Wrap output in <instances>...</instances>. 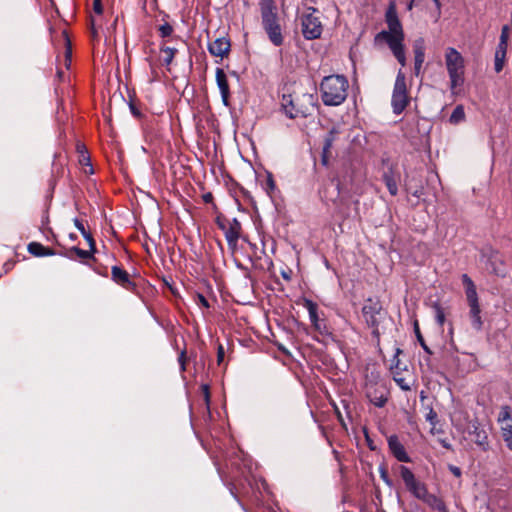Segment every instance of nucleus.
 I'll return each mask as SVG.
<instances>
[{
    "mask_svg": "<svg viewBox=\"0 0 512 512\" xmlns=\"http://www.w3.org/2000/svg\"><path fill=\"white\" fill-rule=\"evenodd\" d=\"M385 22L388 30H382L375 36V42L385 41L398 63L405 67L407 64L405 53V33L398 17L395 0H391L385 12Z\"/></svg>",
    "mask_w": 512,
    "mask_h": 512,
    "instance_id": "f257e3e1",
    "label": "nucleus"
},
{
    "mask_svg": "<svg viewBox=\"0 0 512 512\" xmlns=\"http://www.w3.org/2000/svg\"><path fill=\"white\" fill-rule=\"evenodd\" d=\"M261 26L269 41L276 47L284 43L285 21L279 15L275 0H259Z\"/></svg>",
    "mask_w": 512,
    "mask_h": 512,
    "instance_id": "f03ea898",
    "label": "nucleus"
},
{
    "mask_svg": "<svg viewBox=\"0 0 512 512\" xmlns=\"http://www.w3.org/2000/svg\"><path fill=\"white\" fill-rule=\"evenodd\" d=\"M349 82L345 75L325 76L320 83V96L325 106H339L348 96Z\"/></svg>",
    "mask_w": 512,
    "mask_h": 512,
    "instance_id": "7ed1b4c3",
    "label": "nucleus"
},
{
    "mask_svg": "<svg viewBox=\"0 0 512 512\" xmlns=\"http://www.w3.org/2000/svg\"><path fill=\"white\" fill-rule=\"evenodd\" d=\"M445 65L450 80V89L453 93L465 81V60L462 54L454 47L445 50Z\"/></svg>",
    "mask_w": 512,
    "mask_h": 512,
    "instance_id": "20e7f679",
    "label": "nucleus"
},
{
    "mask_svg": "<svg viewBox=\"0 0 512 512\" xmlns=\"http://www.w3.org/2000/svg\"><path fill=\"white\" fill-rule=\"evenodd\" d=\"M461 280L465 286V294L469 306V317L471 320V325L476 331H481L483 327V321L481 317V308L476 286L468 274H462Z\"/></svg>",
    "mask_w": 512,
    "mask_h": 512,
    "instance_id": "39448f33",
    "label": "nucleus"
},
{
    "mask_svg": "<svg viewBox=\"0 0 512 512\" xmlns=\"http://www.w3.org/2000/svg\"><path fill=\"white\" fill-rule=\"evenodd\" d=\"M382 305L378 299L368 298L362 307V314L366 325L371 329V334L376 344H380L379 325L382 316Z\"/></svg>",
    "mask_w": 512,
    "mask_h": 512,
    "instance_id": "423d86ee",
    "label": "nucleus"
},
{
    "mask_svg": "<svg viewBox=\"0 0 512 512\" xmlns=\"http://www.w3.org/2000/svg\"><path fill=\"white\" fill-rule=\"evenodd\" d=\"M465 439L473 442L481 451L487 452L490 449L489 427L480 422L478 418L471 419L464 429Z\"/></svg>",
    "mask_w": 512,
    "mask_h": 512,
    "instance_id": "0eeeda50",
    "label": "nucleus"
},
{
    "mask_svg": "<svg viewBox=\"0 0 512 512\" xmlns=\"http://www.w3.org/2000/svg\"><path fill=\"white\" fill-rule=\"evenodd\" d=\"M409 104V97L406 85L405 74L400 69L396 75L392 97L391 106L395 115H400Z\"/></svg>",
    "mask_w": 512,
    "mask_h": 512,
    "instance_id": "6e6552de",
    "label": "nucleus"
},
{
    "mask_svg": "<svg viewBox=\"0 0 512 512\" xmlns=\"http://www.w3.org/2000/svg\"><path fill=\"white\" fill-rule=\"evenodd\" d=\"M307 13L301 17V31L306 40H315L321 37L323 26L319 16L316 15L317 9L309 7Z\"/></svg>",
    "mask_w": 512,
    "mask_h": 512,
    "instance_id": "1a4fd4ad",
    "label": "nucleus"
},
{
    "mask_svg": "<svg viewBox=\"0 0 512 512\" xmlns=\"http://www.w3.org/2000/svg\"><path fill=\"white\" fill-rule=\"evenodd\" d=\"M215 222L218 228L224 232L229 248L235 249L242 230L240 221L237 218L229 220L221 216H217Z\"/></svg>",
    "mask_w": 512,
    "mask_h": 512,
    "instance_id": "9d476101",
    "label": "nucleus"
},
{
    "mask_svg": "<svg viewBox=\"0 0 512 512\" xmlns=\"http://www.w3.org/2000/svg\"><path fill=\"white\" fill-rule=\"evenodd\" d=\"M365 395L375 407L382 408L388 401L389 391L383 381L369 380L365 384Z\"/></svg>",
    "mask_w": 512,
    "mask_h": 512,
    "instance_id": "9b49d317",
    "label": "nucleus"
},
{
    "mask_svg": "<svg viewBox=\"0 0 512 512\" xmlns=\"http://www.w3.org/2000/svg\"><path fill=\"white\" fill-rule=\"evenodd\" d=\"M399 471L406 489L415 498L422 500L428 492L426 485L415 477L414 473L409 467L401 465L399 467Z\"/></svg>",
    "mask_w": 512,
    "mask_h": 512,
    "instance_id": "f8f14e48",
    "label": "nucleus"
},
{
    "mask_svg": "<svg viewBox=\"0 0 512 512\" xmlns=\"http://www.w3.org/2000/svg\"><path fill=\"white\" fill-rule=\"evenodd\" d=\"M303 306L307 309L313 328L322 336H331L332 331L325 319L319 318L318 305L311 299L304 298Z\"/></svg>",
    "mask_w": 512,
    "mask_h": 512,
    "instance_id": "ddd939ff",
    "label": "nucleus"
},
{
    "mask_svg": "<svg viewBox=\"0 0 512 512\" xmlns=\"http://www.w3.org/2000/svg\"><path fill=\"white\" fill-rule=\"evenodd\" d=\"M498 422L501 424L500 431L506 447L512 451V411L510 406H501L498 414Z\"/></svg>",
    "mask_w": 512,
    "mask_h": 512,
    "instance_id": "4468645a",
    "label": "nucleus"
},
{
    "mask_svg": "<svg viewBox=\"0 0 512 512\" xmlns=\"http://www.w3.org/2000/svg\"><path fill=\"white\" fill-rule=\"evenodd\" d=\"M281 111L289 119H296L298 117H306L307 112L302 108L298 107L291 94H283L280 102Z\"/></svg>",
    "mask_w": 512,
    "mask_h": 512,
    "instance_id": "2eb2a0df",
    "label": "nucleus"
},
{
    "mask_svg": "<svg viewBox=\"0 0 512 512\" xmlns=\"http://www.w3.org/2000/svg\"><path fill=\"white\" fill-rule=\"evenodd\" d=\"M111 279L117 285L130 292H135L137 289L136 284L130 279L129 273L117 265H114L111 268Z\"/></svg>",
    "mask_w": 512,
    "mask_h": 512,
    "instance_id": "dca6fc26",
    "label": "nucleus"
},
{
    "mask_svg": "<svg viewBox=\"0 0 512 512\" xmlns=\"http://www.w3.org/2000/svg\"><path fill=\"white\" fill-rule=\"evenodd\" d=\"M387 444L389 451L399 462H411V458L409 457L404 445L401 443L399 437L396 434L390 435L387 438Z\"/></svg>",
    "mask_w": 512,
    "mask_h": 512,
    "instance_id": "f3484780",
    "label": "nucleus"
},
{
    "mask_svg": "<svg viewBox=\"0 0 512 512\" xmlns=\"http://www.w3.org/2000/svg\"><path fill=\"white\" fill-rule=\"evenodd\" d=\"M230 47V40L226 37H220L209 43L208 51L213 56L223 58L229 53Z\"/></svg>",
    "mask_w": 512,
    "mask_h": 512,
    "instance_id": "a211bd4d",
    "label": "nucleus"
},
{
    "mask_svg": "<svg viewBox=\"0 0 512 512\" xmlns=\"http://www.w3.org/2000/svg\"><path fill=\"white\" fill-rule=\"evenodd\" d=\"M216 83L220 90L222 102L225 106L229 105L230 89L227 76L222 68L216 69Z\"/></svg>",
    "mask_w": 512,
    "mask_h": 512,
    "instance_id": "6ab92c4d",
    "label": "nucleus"
},
{
    "mask_svg": "<svg viewBox=\"0 0 512 512\" xmlns=\"http://www.w3.org/2000/svg\"><path fill=\"white\" fill-rule=\"evenodd\" d=\"M59 255L70 260H75L76 258H79L82 262H85L88 259L95 260L93 252H91L90 250L80 249L77 246H73L69 249H66L63 252H59Z\"/></svg>",
    "mask_w": 512,
    "mask_h": 512,
    "instance_id": "aec40b11",
    "label": "nucleus"
},
{
    "mask_svg": "<svg viewBox=\"0 0 512 512\" xmlns=\"http://www.w3.org/2000/svg\"><path fill=\"white\" fill-rule=\"evenodd\" d=\"M337 135H338V130L336 128H332L325 136L323 150H322V156H321V162L324 166H326L328 164L329 152L333 146L334 141L336 140Z\"/></svg>",
    "mask_w": 512,
    "mask_h": 512,
    "instance_id": "412c9836",
    "label": "nucleus"
},
{
    "mask_svg": "<svg viewBox=\"0 0 512 512\" xmlns=\"http://www.w3.org/2000/svg\"><path fill=\"white\" fill-rule=\"evenodd\" d=\"M421 501H423L433 510H437L439 512H448L444 501L437 495L429 493V491Z\"/></svg>",
    "mask_w": 512,
    "mask_h": 512,
    "instance_id": "4be33fe9",
    "label": "nucleus"
},
{
    "mask_svg": "<svg viewBox=\"0 0 512 512\" xmlns=\"http://www.w3.org/2000/svg\"><path fill=\"white\" fill-rule=\"evenodd\" d=\"M383 181L392 196H396L398 193L397 178L392 168H389L383 173Z\"/></svg>",
    "mask_w": 512,
    "mask_h": 512,
    "instance_id": "5701e85b",
    "label": "nucleus"
},
{
    "mask_svg": "<svg viewBox=\"0 0 512 512\" xmlns=\"http://www.w3.org/2000/svg\"><path fill=\"white\" fill-rule=\"evenodd\" d=\"M425 40L423 37H419L413 42V53L414 58L425 59Z\"/></svg>",
    "mask_w": 512,
    "mask_h": 512,
    "instance_id": "b1692460",
    "label": "nucleus"
},
{
    "mask_svg": "<svg viewBox=\"0 0 512 512\" xmlns=\"http://www.w3.org/2000/svg\"><path fill=\"white\" fill-rule=\"evenodd\" d=\"M465 119V111L462 105H457L452 111L449 121L452 124H458Z\"/></svg>",
    "mask_w": 512,
    "mask_h": 512,
    "instance_id": "393cba45",
    "label": "nucleus"
},
{
    "mask_svg": "<svg viewBox=\"0 0 512 512\" xmlns=\"http://www.w3.org/2000/svg\"><path fill=\"white\" fill-rule=\"evenodd\" d=\"M160 51L165 54L163 64L166 66H169L172 63L176 53L178 52L176 48L168 46H161Z\"/></svg>",
    "mask_w": 512,
    "mask_h": 512,
    "instance_id": "a878e982",
    "label": "nucleus"
},
{
    "mask_svg": "<svg viewBox=\"0 0 512 512\" xmlns=\"http://www.w3.org/2000/svg\"><path fill=\"white\" fill-rule=\"evenodd\" d=\"M414 333H415L418 343L420 344V346L422 347L424 352L428 355H432L433 354L432 350L427 346V344L421 334L418 321L414 322Z\"/></svg>",
    "mask_w": 512,
    "mask_h": 512,
    "instance_id": "bb28decb",
    "label": "nucleus"
},
{
    "mask_svg": "<svg viewBox=\"0 0 512 512\" xmlns=\"http://www.w3.org/2000/svg\"><path fill=\"white\" fill-rule=\"evenodd\" d=\"M432 308L435 312V321L440 326L443 327L445 323V312L439 302H434Z\"/></svg>",
    "mask_w": 512,
    "mask_h": 512,
    "instance_id": "cd10ccee",
    "label": "nucleus"
},
{
    "mask_svg": "<svg viewBox=\"0 0 512 512\" xmlns=\"http://www.w3.org/2000/svg\"><path fill=\"white\" fill-rule=\"evenodd\" d=\"M426 410H427V413L425 414V419L432 426L431 433H434V429H435L436 425L438 424V415H437L436 411L431 406H427Z\"/></svg>",
    "mask_w": 512,
    "mask_h": 512,
    "instance_id": "c85d7f7f",
    "label": "nucleus"
},
{
    "mask_svg": "<svg viewBox=\"0 0 512 512\" xmlns=\"http://www.w3.org/2000/svg\"><path fill=\"white\" fill-rule=\"evenodd\" d=\"M45 246L39 242H31L28 244V252L36 257H43Z\"/></svg>",
    "mask_w": 512,
    "mask_h": 512,
    "instance_id": "c756f323",
    "label": "nucleus"
},
{
    "mask_svg": "<svg viewBox=\"0 0 512 512\" xmlns=\"http://www.w3.org/2000/svg\"><path fill=\"white\" fill-rule=\"evenodd\" d=\"M505 59H506V54L495 52L494 69H495L496 73H499L502 71V69L504 67Z\"/></svg>",
    "mask_w": 512,
    "mask_h": 512,
    "instance_id": "7c9ffc66",
    "label": "nucleus"
},
{
    "mask_svg": "<svg viewBox=\"0 0 512 512\" xmlns=\"http://www.w3.org/2000/svg\"><path fill=\"white\" fill-rule=\"evenodd\" d=\"M263 188L265 189V191L271 195L275 189H276V184H275V181L273 179V175L272 173L270 172H267V177H266V181L264 182L263 184Z\"/></svg>",
    "mask_w": 512,
    "mask_h": 512,
    "instance_id": "2f4dec72",
    "label": "nucleus"
},
{
    "mask_svg": "<svg viewBox=\"0 0 512 512\" xmlns=\"http://www.w3.org/2000/svg\"><path fill=\"white\" fill-rule=\"evenodd\" d=\"M158 31L162 38H166L172 35L174 29L172 25H170L168 22H165L159 26Z\"/></svg>",
    "mask_w": 512,
    "mask_h": 512,
    "instance_id": "473e14b6",
    "label": "nucleus"
},
{
    "mask_svg": "<svg viewBox=\"0 0 512 512\" xmlns=\"http://www.w3.org/2000/svg\"><path fill=\"white\" fill-rule=\"evenodd\" d=\"M378 470H379L380 478L383 480V482L387 486L392 487L393 486V482H392V480L389 477V474H388V471H387L386 467L384 465H380Z\"/></svg>",
    "mask_w": 512,
    "mask_h": 512,
    "instance_id": "72a5a7b5",
    "label": "nucleus"
},
{
    "mask_svg": "<svg viewBox=\"0 0 512 512\" xmlns=\"http://www.w3.org/2000/svg\"><path fill=\"white\" fill-rule=\"evenodd\" d=\"M82 236L88 242L89 250L95 254L96 253V243H95V240H94L92 234L89 231H86L85 233L82 234Z\"/></svg>",
    "mask_w": 512,
    "mask_h": 512,
    "instance_id": "f704fd0d",
    "label": "nucleus"
},
{
    "mask_svg": "<svg viewBox=\"0 0 512 512\" xmlns=\"http://www.w3.org/2000/svg\"><path fill=\"white\" fill-rule=\"evenodd\" d=\"M425 59L414 58V75L419 77L422 74V67Z\"/></svg>",
    "mask_w": 512,
    "mask_h": 512,
    "instance_id": "c9c22d12",
    "label": "nucleus"
},
{
    "mask_svg": "<svg viewBox=\"0 0 512 512\" xmlns=\"http://www.w3.org/2000/svg\"><path fill=\"white\" fill-rule=\"evenodd\" d=\"M395 382L397 385L403 390V391H409L411 389L410 384L408 381L403 377H394Z\"/></svg>",
    "mask_w": 512,
    "mask_h": 512,
    "instance_id": "e433bc0d",
    "label": "nucleus"
},
{
    "mask_svg": "<svg viewBox=\"0 0 512 512\" xmlns=\"http://www.w3.org/2000/svg\"><path fill=\"white\" fill-rule=\"evenodd\" d=\"M186 359V351L182 350L178 356V363L182 372L186 370Z\"/></svg>",
    "mask_w": 512,
    "mask_h": 512,
    "instance_id": "4c0bfd02",
    "label": "nucleus"
},
{
    "mask_svg": "<svg viewBox=\"0 0 512 512\" xmlns=\"http://www.w3.org/2000/svg\"><path fill=\"white\" fill-rule=\"evenodd\" d=\"M201 390H202V393H203V396H204L205 403H206L207 407H209V404H210V388H209V385L208 384H203L201 386Z\"/></svg>",
    "mask_w": 512,
    "mask_h": 512,
    "instance_id": "58836bf2",
    "label": "nucleus"
},
{
    "mask_svg": "<svg viewBox=\"0 0 512 512\" xmlns=\"http://www.w3.org/2000/svg\"><path fill=\"white\" fill-rule=\"evenodd\" d=\"M80 163L89 167V171H88L89 174L94 173V170H93V167H92V164L90 161V157L88 155H86L85 153H82V159H80Z\"/></svg>",
    "mask_w": 512,
    "mask_h": 512,
    "instance_id": "ea45409f",
    "label": "nucleus"
},
{
    "mask_svg": "<svg viewBox=\"0 0 512 512\" xmlns=\"http://www.w3.org/2000/svg\"><path fill=\"white\" fill-rule=\"evenodd\" d=\"M196 298H197V304L198 305H200V306H202L204 308H209L210 307L208 300L206 299V297L203 294L198 293L196 295Z\"/></svg>",
    "mask_w": 512,
    "mask_h": 512,
    "instance_id": "a19ab883",
    "label": "nucleus"
},
{
    "mask_svg": "<svg viewBox=\"0 0 512 512\" xmlns=\"http://www.w3.org/2000/svg\"><path fill=\"white\" fill-rule=\"evenodd\" d=\"M509 39V27L507 25H504L501 29V35L499 41L502 43L508 42Z\"/></svg>",
    "mask_w": 512,
    "mask_h": 512,
    "instance_id": "79ce46f5",
    "label": "nucleus"
},
{
    "mask_svg": "<svg viewBox=\"0 0 512 512\" xmlns=\"http://www.w3.org/2000/svg\"><path fill=\"white\" fill-rule=\"evenodd\" d=\"M93 11L101 15L103 13V6L101 0H93Z\"/></svg>",
    "mask_w": 512,
    "mask_h": 512,
    "instance_id": "37998d69",
    "label": "nucleus"
},
{
    "mask_svg": "<svg viewBox=\"0 0 512 512\" xmlns=\"http://www.w3.org/2000/svg\"><path fill=\"white\" fill-rule=\"evenodd\" d=\"M224 355H225L224 347L222 344H219L217 347V362L219 365L223 362Z\"/></svg>",
    "mask_w": 512,
    "mask_h": 512,
    "instance_id": "c03bdc74",
    "label": "nucleus"
},
{
    "mask_svg": "<svg viewBox=\"0 0 512 512\" xmlns=\"http://www.w3.org/2000/svg\"><path fill=\"white\" fill-rule=\"evenodd\" d=\"M73 223H74L75 227L80 231L81 234H83L87 231L83 225V222L80 219L74 218Z\"/></svg>",
    "mask_w": 512,
    "mask_h": 512,
    "instance_id": "a18cd8bd",
    "label": "nucleus"
},
{
    "mask_svg": "<svg viewBox=\"0 0 512 512\" xmlns=\"http://www.w3.org/2000/svg\"><path fill=\"white\" fill-rule=\"evenodd\" d=\"M507 47H508V42L502 43L501 41H499L495 52L506 54L507 53Z\"/></svg>",
    "mask_w": 512,
    "mask_h": 512,
    "instance_id": "49530a36",
    "label": "nucleus"
},
{
    "mask_svg": "<svg viewBox=\"0 0 512 512\" xmlns=\"http://www.w3.org/2000/svg\"><path fill=\"white\" fill-rule=\"evenodd\" d=\"M202 199L205 203L209 204V203H212L214 206L215 204L213 203V195L211 192H207L205 194L202 195Z\"/></svg>",
    "mask_w": 512,
    "mask_h": 512,
    "instance_id": "de8ad7c7",
    "label": "nucleus"
},
{
    "mask_svg": "<svg viewBox=\"0 0 512 512\" xmlns=\"http://www.w3.org/2000/svg\"><path fill=\"white\" fill-rule=\"evenodd\" d=\"M54 255H59V252L57 253L53 249H51L49 247H45L44 248L43 257H45V256H54Z\"/></svg>",
    "mask_w": 512,
    "mask_h": 512,
    "instance_id": "09e8293b",
    "label": "nucleus"
},
{
    "mask_svg": "<svg viewBox=\"0 0 512 512\" xmlns=\"http://www.w3.org/2000/svg\"><path fill=\"white\" fill-rule=\"evenodd\" d=\"M449 469L456 477H460L462 474L461 469L457 466L450 465Z\"/></svg>",
    "mask_w": 512,
    "mask_h": 512,
    "instance_id": "8fccbe9b",
    "label": "nucleus"
},
{
    "mask_svg": "<svg viewBox=\"0 0 512 512\" xmlns=\"http://www.w3.org/2000/svg\"><path fill=\"white\" fill-rule=\"evenodd\" d=\"M129 107H130V110H131V113L136 116V117H140L141 116V112L139 111L138 108L135 107V105H133L132 103L129 104Z\"/></svg>",
    "mask_w": 512,
    "mask_h": 512,
    "instance_id": "3c124183",
    "label": "nucleus"
},
{
    "mask_svg": "<svg viewBox=\"0 0 512 512\" xmlns=\"http://www.w3.org/2000/svg\"><path fill=\"white\" fill-rule=\"evenodd\" d=\"M441 445L446 449H451V444L446 440H440Z\"/></svg>",
    "mask_w": 512,
    "mask_h": 512,
    "instance_id": "603ef678",
    "label": "nucleus"
},
{
    "mask_svg": "<svg viewBox=\"0 0 512 512\" xmlns=\"http://www.w3.org/2000/svg\"><path fill=\"white\" fill-rule=\"evenodd\" d=\"M234 489H235L234 485H233V484H229V490H230V493L233 495V497H234L235 499H237V500H238V497H237V495H236V493H235Z\"/></svg>",
    "mask_w": 512,
    "mask_h": 512,
    "instance_id": "864d4df0",
    "label": "nucleus"
},
{
    "mask_svg": "<svg viewBox=\"0 0 512 512\" xmlns=\"http://www.w3.org/2000/svg\"><path fill=\"white\" fill-rule=\"evenodd\" d=\"M281 276H282L285 280H287V281H289V280L291 279V277H290V273H289V272H286V271H282V272H281Z\"/></svg>",
    "mask_w": 512,
    "mask_h": 512,
    "instance_id": "5fc2aeb1",
    "label": "nucleus"
},
{
    "mask_svg": "<svg viewBox=\"0 0 512 512\" xmlns=\"http://www.w3.org/2000/svg\"><path fill=\"white\" fill-rule=\"evenodd\" d=\"M433 3L435 4V7L437 8L438 11L441 10V1L440 0H432Z\"/></svg>",
    "mask_w": 512,
    "mask_h": 512,
    "instance_id": "6e6d98bb",
    "label": "nucleus"
},
{
    "mask_svg": "<svg viewBox=\"0 0 512 512\" xmlns=\"http://www.w3.org/2000/svg\"><path fill=\"white\" fill-rule=\"evenodd\" d=\"M413 6H414V0H411V1L407 4V9H408V10H412V9H413Z\"/></svg>",
    "mask_w": 512,
    "mask_h": 512,
    "instance_id": "4d7b16f0",
    "label": "nucleus"
},
{
    "mask_svg": "<svg viewBox=\"0 0 512 512\" xmlns=\"http://www.w3.org/2000/svg\"><path fill=\"white\" fill-rule=\"evenodd\" d=\"M70 57H71V51H70V49H68V50L66 51V61H69V62H70Z\"/></svg>",
    "mask_w": 512,
    "mask_h": 512,
    "instance_id": "13d9d810",
    "label": "nucleus"
},
{
    "mask_svg": "<svg viewBox=\"0 0 512 512\" xmlns=\"http://www.w3.org/2000/svg\"><path fill=\"white\" fill-rule=\"evenodd\" d=\"M366 438H367V441H368V445L370 447L371 450H374L375 448L372 446V442H370L369 438H368V435L366 434Z\"/></svg>",
    "mask_w": 512,
    "mask_h": 512,
    "instance_id": "bf43d9fd",
    "label": "nucleus"
},
{
    "mask_svg": "<svg viewBox=\"0 0 512 512\" xmlns=\"http://www.w3.org/2000/svg\"><path fill=\"white\" fill-rule=\"evenodd\" d=\"M69 238H70L71 240H76V239H77V235H76V234H74V233H71V234L69 235Z\"/></svg>",
    "mask_w": 512,
    "mask_h": 512,
    "instance_id": "052dcab7",
    "label": "nucleus"
},
{
    "mask_svg": "<svg viewBox=\"0 0 512 512\" xmlns=\"http://www.w3.org/2000/svg\"><path fill=\"white\" fill-rule=\"evenodd\" d=\"M94 270H95L98 274H100V275H102V276H107V272H106V271H105V272H101V271H99V270H97V269H94Z\"/></svg>",
    "mask_w": 512,
    "mask_h": 512,
    "instance_id": "680f3d73",
    "label": "nucleus"
},
{
    "mask_svg": "<svg viewBox=\"0 0 512 512\" xmlns=\"http://www.w3.org/2000/svg\"><path fill=\"white\" fill-rule=\"evenodd\" d=\"M400 353H402V350L398 348V349L396 350V354H395V357H394V358H397L398 354H400Z\"/></svg>",
    "mask_w": 512,
    "mask_h": 512,
    "instance_id": "e2e57ef3",
    "label": "nucleus"
},
{
    "mask_svg": "<svg viewBox=\"0 0 512 512\" xmlns=\"http://www.w3.org/2000/svg\"><path fill=\"white\" fill-rule=\"evenodd\" d=\"M57 76H58L59 78H62V76H63V72H62V71H58V72H57Z\"/></svg>",
    "mask_w": 512,
    "mask_h": 512,
    "instance_id": "0e129e2a",
    "label": "nucleus"
}]
</instances>
